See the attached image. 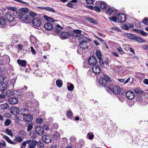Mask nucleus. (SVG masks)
<instances>
[{
  "label": "nucleus",
  "instance_id": "obj_1",
  "mask_svg": "<svg viewBox=\"0 0 148 148\" xmlns=\"http://www.w3.org/2000/svg\"><path fill=\"white\" fill-rule=\"evenodd\" d=\"M36 16V14L32 12L28 14H26L23 12H20L18 15H17V17L21 20L23 21V22H25L26 21L32 20L34 17Z\"/></svg>",
  "mask_w": 148,
  "mask_h": 148
},
{
  "label": "nucleus",
  "instance_id": "obj_2",
  "mask_svg": "<svg viewBox=\"0 0 148 148\" xmlns=\"http://www.w3.org/2000/svg\"><path fill=\"white\" fill-rule=\"evenodd\" d=\"M109 90L113 92L114 94L116 95H119L120 93L121 89L118 86H113L112 85H110L108 87Z\"/></svg>",
  "mask_w": 148,
  "mask_h": 148
},
{
  "label": "nucleus",
  "instance_id": "obj_3",
  "mask_svg": "<svg viewBox=\"0 0 148 148\" xmlns=\"http://www.w3.org/2000/svg\"><path fill=\"white\" fill-rule=\"evenodd\" d=\"M5 19L7 22H12L14 19V16L10 12H8L5 16Z\"/></svg>",
  "mask_w": 148,
  "mask_h": 148
},
{
  "label": "nucleus",
  "instance_id": "obj_4",
  "mask_svg": "<svg viewBox=\"0 0 148 148\" xmlns=\"http://www.w3.org/2000/svg\"><path fill=\"white\" fill-rule=\"evenodd\" d=\"M117 17L118 21L120 23H123L125 20V16L124 14L122 13H119L117 15Z\"/></svg>",
  "mask_w": 148,
  "mask_h": 148
},
{
  "label": "nucleus",
  "instance_id": "obj_5",
  "mask_svg": "<svg viewBox=\"0 0 148 148\" xmlns=\"http://www.w3.org/2000/svg\"><path fill=\"white\" fill-rule=\"evenodd\" d=\"M42 140L43 142L47 143H50L51 141V138L49 134H45L43 136Z\"/></svg>",
  "mask_w": 148,
  "mask_h": 148
},
{
  "label": "nucleus",
  "instance_id": "obj_6",
  "mask_svg": "<svg viewBox=\"0 0 148 148\" xmlns=\"http://www.w3.org/2000/svg\"><path fill=\"white\" fill-rule=\"evenodd\" d=\"M32 23L33 25L36 27L40 26L42 24L41 20L38 18L33 19Z\"/></svg>",
  "mask_w": 148,
  "mask_h": 148
},
{
  "label": "nucleus",
  "instance_id": "obj_7",
  "mask_svg": "<svg viewBox=\"0 0 148 148\" xmlns=\"http://www.w3.org/2000/svg\"><path fill=\"white\" fill-rule=\"evenodd\" d=\"M10 110L11 113L14 115H17L20 112L18 108L16 106L12 107L10 108Z\"/></svg>",
  "mask_w": 148,
  "mask_h": 148
},
{
  "label": "nucleus",
  "instance_id": "obj_8",
  "mask_svg": "<svg viewBox=\"0 0 148 148\" xmlns=\"http://www.w3.org/2000/svg\"><path fill=\"white\" fill-rule=\"evenodd\" d=\"M35 130L38 134L40 135H43L44 132L43 128L40 126L36 127L35 128Z\"/></svg>",
  "mask_w": 148,
  "mask_h": 148
},
{
  "label": "nucleus",
  "instance_id": "obj_9",
  "mask_svg": "<svg viewBox=\"0 0 148 148\" xmlns=\"http://www.w3.org/2000/svg\"><path fill=\"white\" fill-rule=\"evenodd\" d=\"M88 62L90 65H94L96 64L97 61L94 57L92 56L88 58Z\"/></svg>",
  "mask_w": 148,
  "mask_h": 148
},
{
  "label": "nucleus",
  "instance_id": "obj_10",
  "mask_svg": "<svg viewBox=\"0 0 148 148\" xmlns=\"http://www.w3.org/2000/svg\"><path fill=\"white\" fill-rule=\"evenodd\" d=\"M23 118L24 121L29 122L33 120V117L32 115L29 114L23 116Z\"/></svg>",
  "mask_w": 148,
  "mask_h": 148
},
{
  "label": "nucleus",
  "instance_id": "obj_11",
  "mask_svg": "<svg viewBox=\"0 0 148 148\" xmlns=\"http://www.w3.org/2000/svg\"><path fill=\"white\" fill-rule=\"evenodd\" d=\"M89 45V43L87 41L86 42H84L79 43V46L81 48L83 49H87Z\"/></svg>",
  "mask_w": 148,
  "mask_h": 148
},
{
  "label": "nucleus",
  "instance_id": "obj_12",
  "mask_svg": "<svg viewBox=\"0 0 148 148\" xmlns=\"http://www.w3.org/2000/svg\"><path fill=\"white\" fill-rule=\"evenodd\" d=\"M45 29L47 30L50 31L53 29L52 24L50 23H46L44 25Z\"/></svg>",
  "mask_w": 148,
  "mask_h": 148
},
{
  "label": "nucleus",
  "instance_id": "obj_13",
  "mask_svg": "<svg viewBox=\"0 0 148 148\" xmlns=\"http://www.w3.org/2000/svg\"><path fill=\"white\" fill-rule=\"evenodd\" d=\"M134 91L136 94L138 95V96L139 97H140V96H142V95H144L143 91L139 88H137L134 89Z\"/></svg>",
  "mask_w": 148,
  "mask_h": 148
},
{
  "label": "nucleus",
  "instance_id": "obj_14",
  "mask_svg": "<svg viewBox=\"0 0 148 148\" xmlns=\"http://www.w3.org/2000/svg\"><path fill=\"white\" fill-rule=\"evenodd\" d=\"M130 39L133 40H136L139 42H143V39L141 38L135 36L132 34H130Z\"/></svg>",
  "mask_w": 148,
  "mask_h": 148
},
{
  "label": "nucleus",
  "instance_id": "obj_15",
  "mask_svg": "<svg viewBox=\"0 0 148 148\" xmlns=\"http://www.w3.org/2000/svg\"><path fill=\"white\" fill-rule=\"evenodd\" d=\"M52 137L55 140H59L60 137V133L56 131L54 132L53 134Z\"/></svg>",
  "mask_w": 148,
  "mask_h": 148
},
{
  "label": "nucleus",
  "instance_id": "obj_16",
  "mask_svg": "<svg viewBox=\"0 0 148 148\" xmlns=\"http://www.w3.org/2000/svg\"><path fill=\"white\" fill-rule=\"evenodd\" d=\"M97 5L102 9H106L107 7L106 3L103 1L97 2Z\"/></svg>",
  "mask_w": 148,
  "mask_h": 148
},
{
  "label": "nucleus",
  "instance_id": "obj_17",
  "mask_svg": "<svg viewBox=\"0 0 148 148\" xmlns=\"http://www.w3.org/2000/svg\"><path fill=\"white\" fill-rule=\"evenodd\" d=\"M92 70L93 72L96 74H98L100 72V68L97 65L94 66Z\"/></svg>",
  "mask_w": 148,
  "mask_h": 148
},
{
  "label": "nucleus",
  "instance_id": "obj_18",
  "mask_svg": "<svg viewBox=\"0 0 148 148\" xmlns=\"http://www.w3.org/2000/svg\"><path fill=\"white\" fill-rule=\"evenodd\" d=\"M9 103L11 104H14L18 102V99L15 97H10L8 100Z\"/></svg>",
  "mask_w": 148,
  "mask_h": 148
},
{
  "label": "nucleus",
  "instance_id": "obj_19",
  "mask_svg": "<svg viewBox=\"0 0 148 148\" xmlns=\"http://www.w3.org/2000/svg\"><path fill=\"white\" fill-rule=\"evenodd\" d=\"M78 40L79 43L84 42H86L87 41V38L83 35H81L78 38Z\"/></svg>",
  "mask_w": 148,
  "mask_h": 148
},
{
  "label": "nucleus",
  "instance_id": "obj_20",
  "mask_svg": "<svg viewBox=\"0 0 148 148\" xmlns=\"http://www.w3.org/2000/svg\"><path fill=\"white\" fill-rule=\"evenodd\" d=\"M17 62L20 66L25 67L26 66L27 62L25 60H21L20 59L17 60Z\"/></svg>",
  "mask_w": 148,
  "mask_h": 148
},
{
  "label": "nucleus",
  "instance_id": "obj_21",
  "mask_svg": "<svg viewBox=\"0 0 148 148\" xmlns=\"http://www.w3.org/2000/svg\"><path fill=\"white\" fill-rule=\"evenodd\" d=\"M3 137L5 140L10 144L12 145H16L17 143L16 142H14L12 141L9 137L6 135L4 136Z\"/></svg>",
  "mask_w": 148,
  "mask_h": 148
},
{
  "label": "nucleus",
  "instance_id": "obj_22",
  "mask_svg": "<svg viewBox=\"0 0 148 148\" xmlns=\"http://www.w3.org/2000/svg\"><path fill=\"white\" fill-rule=\"evenodd\" d=\"M9 58L8 56H6L5 58L4 57L2 59L0 60V65L5 64L8 61Z\"/></svg>",
  "mask_w": 148,
  "mask_h": 148
},
{
  "label": "nucleus",
  "instance_id": "obj_23",
  "mask_svg": "<svg viewBox=\"0 0 148 148\" xmlns=\"http://www.w3.org/2000/svg\"><path fill=\"white\" fill-rule=\"evenodd\" d=\"M41 9L45 10L47 11L51 12L53 13H55V10L52 8L49 7H41Z\"/></svg>",
  "mask_w": 148,
  "mask_h": 148
},
{
  "label": "nucleus",
  "instance_id": "obj_24",
  "mask_svg": "<svg viewBox=\"0 0 148 148\" xmlns=\"http://www.w3.org/2000/svg\"><path fill=\"white\" fill-rule=\"evenodd\" d=\"M99 82L102 86H105L107 83V82L103 78L101 77L99 79Z\"/></svg>",
  "mask_w": 148,
  "mask_h": 148
},
{
  "label": "nucleus",
  "instance_id": "obj_25",
  "mask_svg": "<svg viewBox=\"0 0 148 148\" xmlns=\"http://www.w3.org/2000/svg\"><path fill=\"white\" fill-rule=\"evenodd\" d=\"M7 89V86L4 83H0V91H4Z\"/></svg>",
  "mask_w": 148,
  "mask_h": 148
},
{
  "label": "nucleus",
  "instance_id": "obj_26",
  "mask_svg": "<svg viewBox=\"0 0 148 148\" xmlns=\"http://www.w3.org/2000/svg\"><path fill=\"white\" fill-rule=\"evenodd\" d=\"M69 36V34L68 32H64L61 33V37L62 38H67Z\"/></svg>",
  "mask_w": 148,
  "mask_h": 148
},
{
  "label": "nucleus",
  "instance_id": "obj_27",
  "mask_svg": "<svg viewBox=\"0 0 148 148\" xmlns=\"http://www.w3.org/2000/svg\"><path fill=\"white\" fill-rule=\"evenodd\" d=\"M29 111L26 109H24L22 110L21 111V114L23 116L25 115L29 114Z\"/></svg>",
  "mask_w": 148,
  "mask_h": 148
},
{
  "label": "nucleus",
  "instance_id": "obj_28",
  "mask_svg": "<svg viewBox=\"0 0 148 148\" xmlns=\"http://www.w3.org/2000/svg\"><path fill=\"white\" fill-rule=\"evenodd\" d=\"M37 143V142L35 140H33L29 145V147L35 148Z\"/></svg>",
  "mask_w": 148,
  "mask_h": 148
},
{
  "label": "nucleus",
  "instance_id": "obj_29",
  "mask_svg": "<svg viewBox=\"0 0 148 148\" xmlns=\"http://www.w3.org/2000/svg\"><path fill=\"white\" fill-rule=\"evenodd\" d=\"M16 82V79H12L11 81H9L8 82V84L11 87H13L14 84Z\"/></svg>",
  "mask_w": 148,
  "mask_h": 148
},
{
  "label": "nucleus",
  "instance_id": "obj_30",
  "mask_svg": "<svg viewBox=\"0 0 148 148\" xmlns=\"http://www.w3.org/2000/svg\"><path fill=\"white\" fill-rule=\"evenodd\" d=\"M43 17L45 20L50 22H53L54 21L53 18L51 17H48L46 15H44Z\"/></svg>",
  "mask_w": 148,
  "mask_h": 148
},
{
  "label": "nucleus",
  "instance_id": "obj_31",
  "mask_svg": "<svg viewBox=\"0 0 148 148\" xmlns=\"http://www.w3.org/2000/svg\"><path fill=\"white\" fill-rule=\"evenodd\" d=\"M1 109L5 110L9 108V106L8 103H5L1 105Z\"/></svg>",
  "mask_w": 148,
  "mask_h": 148
},
{
  "label": "nucleus",
  "instance_id": "obj_32",
  "mask_svg": "<svg viewBox=\"0 0 148 148\" xmlns=\"http://www.w3.org/2000/svg\"><path fill=\"white\" fill-rule=\"evenodd\" d=\"M121 63L120 61H117L115 66V68L117 70H120L121 67Z\"/></svg>",
  "mask_w": 148,
  "mask_h": 148
},
{
  "label": "nucleus",
  "instance_id": "obj_33",
  "mask_svg": "<svg viewBox=\"0 0 148 148\" xmlns=\"http://www.w3.org/2000/svg\"><path fill=\"white\" fill-rule=\"evenodd\" d=\"M67 87L68 89L70 91H72L74 89V86L71 83H67Z\"/></svg>",
  "mask_w": 148,
  "mask_h": 148
},
{
  "label": "nucleus",
  "instance_id": "obj_34",
  "mask_svg": "<svg viewBox=\"0 0 148 148\" xmlns=\"http://www.w3.org/2000/svg\"><path fill=\"white\" fill-rule=\"evenodd\" d=\"M132 30L134 31H135L136 32H137L139 33L142 34L143 35L146 36L147 35V33L144 31L138 30L136 29H132Z\"/></svg>",
  "mask_w": 148,
  "mask_h": 148
},
{
  "label": "nucleus",
  "instance_id": "obj_35",
  "mask_svg": "<svg viewBox=\"0 0 148 148\" xmlns=\"http://www.w3.org/2000/svg\"><path fill=\"white\" fill-rule=\"evenodd\" d=\"M7 22L5 19H4L3 17H0V24L2 25H5Z\"/></svg>",
  "mask_w": 148,
  "mask_h": 148
},
{
  "label": "nucleus",
  "instance_id": "obj_36",
  "mask_svg": "<svg viewBox=\"0 0 148 148\" xmlns=\"http://www.w3.org/2000/svg\"><path fill=\"white\" fill-rule=\"evenodd\" d=\"M124 79H118V80L119 82H124V84H126L127 83H128L129 82V81L130 80V77L128 78L125 81H124Z\"/></svg>",
  "mask_w": 148,
  "mask_h": 148
},
{
  "label": "nucleus",
  "instance_id": "obj_37",
  "mask_svg": "<svg viewBox=\"0 0 148 148\" xmlns=\"http://www.w3.org/2000/svg\"><path fill=\"white\" fill-rule=\"evenodd\" d=\"M106 14L110 16L112 13L113 11V10L112 8H108L106 10Z\"/></svg>",
  "mask_w": 148,
  "mask_h": 148
},
{
  "label": "nucleus",
  "instance_id": "obj_38",
  "mask_svg": "<svg viewBox=\"0 0 148 148\" xmlns=\"http://www.w3.org/2000/svg\"><path fill=\"white\" fill-rule=\"evenodd\" d=\"M56 83L57 86L59 88L61 87L62 86V83L60 80H57L56 81Z\"/></svg>",
  "mask_w": 148,
  "mask_h": 148
},
{
  "label": "nucleus",
  "instance_id": "obj_39",
  "mask_svg": "<svg viewBox=\"0 0 148 148\" xmlns=\"http://www.w3.org/2000/svg\"><path fill=\"white\" fill-rule=\"evenodd\" d=\"M87 136L88 139L91 140L93 138L94 135L92 132H89L87 134Z\"/></svg>",
  "mask_w": 148,
  "mask_h": 148
},
{
  "label": "nucleus",
  "instance_id": "obj_40",
  "mask_svg": "<svg viewBox=\"0 0 148 148\" xmlns=\"http://www.w3.org/2000/svg\"><path fill=\"white\" fill-rule=\"evenodd\" d=\"M14 140L18 142H21L23 141L22 138L20 136H15Z\"/></svg>",
  "mask_w": 148,
  "mask_h": 148
},
{
  "label": "nucleus",
  "instance_id": "obj_41",
  "mask_svg": "<svg viewBox=\"0 0 148 148\" xmlns=\"http://www.w3.org/2000/svg\"><path fill=\"white\" fill-rule=\"evenodd\" d=\"M86 20L87 21L94 24H96L97 23V22L95 20H94L93 18H86Z\"/></svg>",
  "mask_w": 148,
  "mask_h": 148
},
{
  "label": "nucleus",
  "instance_id": "obj_42",
  "mask_svg": "<svg viewBox=\"0 0 148 148\" xmlns=\"http://www.w3.org/2000/svg\"><path fill=\"white\" fill-rule=\"evenodd\" d=\"M103 79L106 80V81L110 82L111 80L110 79V77L109 76L103 74Z\"/></svg>",
  "mask_w": 148,
  "mask_h": 148
},
{
  "label": "nucleus",
  "instance_id": "obj_43",
  "mask_svg": "<svg viewBox=\"0 0 148 148\" xmlns=\"http://www.w3.org/2000/svg\"><path fill=\"white\" fill-rule=\"evenodd\" d=\"M33 127V124L32 123H29L27 124V130L28 132L30 131L31 130Z\"/></svg>",
  "mask_w": 148,
  "mask_h": 148
},
{
  "label": "nucleus",
  "instance_id": "obj_44",
  "mask_svg": "<svg viewBox=\"0 0 148 148\" xmlns=\"http://www.w3.org/2000/svg\"><path fill=\"white\" fill-rule=\"evenodd\" d=\"M96 53V56L98 59L101 58V54L100 51L98 50H97Z\"/></svg>",
  "mask_w": 148,
  "mask_h": 148
},
{
  "label": "nucleus",
  "instance_id": "obj_45",
  "mask_svg": "<svg viewBox=\"0 0 148 148\" xmlns=\"http://www.w3.org/2000/svg\"><path fill=\"white\" fill-rule=\"evenodd\" d=\"M11 122V121L10 119H7L5 121V125L6 126H8L10 124Z\"/></svg>",
  "mask_w": 148,
  "mask_h": 148
},
{
  "label": "nucleus",
  "instance_id": "obj_46",
  "mask_svg": "<svg viewBox=\"0 0 148 148\" xmlns=\"http://www.w3.org/2000/svg\"><path fill=\"white\" fill-rule=\"evenodd\" d=\"M66 116L69 118H71L73 115L72 113L70 110L67 111L66 113Z\"/></svg>",
  "mask_w": 148,
  "mask_h": 148
},
{
  "label": "nucleus",
  "instance_id": "obj_47",
  "mask_svg": "<svg viewBox=\"0 0 148 148\" xmlns=\"http://www.w3.org/2000/svg\"><path fill=\"white\" fill-rule=\"evenodd\" d=\"M6 132L7 133V134L11 136H13V134L12 131L11 130L8 129H6Z\"/></svg>",
  "mask_w": 148,
  "mask_h": 148
},
{
  "label": "nucleus",
  "instance_id": "obj_48",
  "mask_svg": "<svg viewBox=\"0 0 148 148\" xmlns=\"http://www.w3.org/2000/svg\"><path fill=\"white\" fill-rule=\"evenodd\" d=\"M36 123L39 124H40L42 123L43 122L42 119L41 118H38L36 119Z\"/></svg>",
  "mask_w": 148,
  "mask_h": 148
},
{
  "label": "nucleus",
  "instance_id": "obj_49",
  "mask_svg": "<svg viewBox=\"0 0 148 148\" xmlns=\"http://www.w3.org/2000/svg\"><path fill=\"white\" fill-rule=\"evenodd\" d=\"M37 145L38 147L39 148L42 147L44 146L43 143H42L40 141L37 142Z\"/></svg>",
  "mask_w": 148,
  "mask_h": 148
},
{
  "label": "nucleus",
  "instance_id": "obj_50",
  "mask_svg": "<svg viewBox=\"0 0 148 148\" xmlns=\"http://www.w3.org/2000/svg\"><path fill=\"white\" fill-rule=\"evenodd\" d=\"M13 94V92L11 90H9L7 91L6 95L8 96H10Z\"/></svg>",
  "mask_w": 148,
  "mask_h": 148
},
{
  "label": "nucleus",
  "instance_id": "obj_51",
  "mask_svg": "<svg viewBox=\"0 0 148 148\" xmlns=\"http://www.w3.org/2000/svg\"><path fill=\"white\" fill-rule=\"evenodd\" d=\"M108 18L110 21H114L115 22H117V18L115 16H113L112 17H109Z\"/></svg>",
  "mask_w": 148,
  "mask_h": 148
},
{
  "label": "nucleus",
  "instance_id": "obj_52",
  "mask_svg": "<svg viewBox=\"0 0 148 148\" xmlns=\"http://www.w3.org/2000/svg\"><path fill=\"white\" fill-rule=\"evenodd\" d=\"M21 12H23L24 13L27 14L29 12V9L27 8H24L21 9Z\"/></svg>",
  "mask_w": 148,
  "mask_h": 148
},
{
  "label": "nucleus",
  "instance_id": "obj_53",
  "mask_svg": "<svg viewBox=\"0 0 148 148\" xmlns=\"http://www.w3.org/2000/svg\"><path fill=\"white\" fill-rule=\"evenodd\" d=\"M99 60V64L101 67H104V62L102 58L98 59Z\"/></svg>",
  "mask_w": 148,
  "mask_h": 148
},
{
  "label": "nucleus",
  "instance_id": "obj_54",
  "mask_svg": "<svg viewBox=\"0 0 148 148\" xmlns=\"http://www.w3.org/2000/svg\"><path fill=\"white\" fill-rule=\"evenodd\" d=\"M17 46V48L18 49L21 51H22L24 49L23 48L24 46L21 44L17 45H16Z\"/></svg>",
  "mask_w": 148,
  "mask_h": 148
},
{
  "label": "nucleus",
  "instance_id": "obj_55",
  "mask_svg": "<svg viewBox=\"0 0 148 148\" xmlns=\"http://www.w3.org/2000/svg\"><path fill=\"white\" fill-rule=\"evenodd\" d=\"M6 7L9 10L15 11L17 10V8L16 7H12L10 6H7Z\"/></svg>",
  "mask_w": 148,
  "mask_h": 148
},
{
  "label": "nucleus",
  "instance_id": "obj_56",
  "mask_svg": "<svg viewBox=\"0 0 148 148\" xmlns=\"http://www.w3.org/2000/svg\"><path fill=\"white\" fill-rule=\"evenodd\" d=\"M6 144L5 141H0V147H4L6 146Z\"/></svg>",
  "mask_w": 148,
  "mask_h": 148
},
{
  "label": "nucleus",
  "instance_id": "obj_57",
  "mask_svg": "<svg viewBox=\"0 0 148 148\" xmlns=\"http://www.w3.org/2000/svg\"><path fill=\"white\" fill-rule=\"evenodd\" d=\"M143 23L146 25H148V18H145L143 21Z\"/></svg>",
  "mask_w": 148,
  "mask_h": 148
},
{
  "label": "nucleus",
  "instance_id": "obj_58",
  "mask_svg": "<svg viewBox=\"0 0 148 148\" xmlns=\"http://www.w3.org/2000/svg\"><path fill=\"white\" fill-rule=\"evenodd\" d=\"M121 27L122 29L125 30H128L129 29V27L126 24H124L121 26Z\"/></svg>",
  "mask_w": 148,
  "mask_h": 148
},
{
  "label": "nucleus",
  "instance_id": "obj_59",
  "mask_svg": "<svg viewBox=\"0 0 148 148\" xmlns=\"http://www.w3.org/2000/svg\"><path fill=\"white\" fill-rule=\"evenodd\" d=\"M81 31L78 29H75L73 30V32L81 35Z\"/></svg>",
  "mask_w": 148,
  "mask_h": 148
},
{
  "label": "nucleus",
  "instance_id": "obj_60",
  "mask_svg": "<svg viewBox=\"0 0 148 148\" xmlns=\"http://www.w3.org/2000/svg\"><path fill=\"white\" fill-rule=\"evenodd\" d=\"M6 79V77L4 75H0V81L1 82L3 81Z\"/></svg>",
  "mask_w": 148,
  "mask_h": 148
},
{
  "label": "nucleus",
  "instance_id": "obj_61",
  "mask_svg": "<svg viewBox=\"0 0 148 148\" xmlns=\"http://www.w3.org/2000/svg\"><path fill=\"white\" fill-rule=\"evenodd\" d=\"M62 29H60L59 28H56L54 29V30L55 32L58 33H59L60 32V31Z\"/></svg>",
  "mask_w": 148,
  "mask_h": 148
},
{
  "label": "nucleus",
  "instance_id": "obj_62",
  "mask_svg": "<svg viewBox=\"0 0 148 148\" xmlns=\"http://www.w3.org/2000/svg\"><path fill=\"white\" fill-rule=\"evenodd\" d=\"M99 7H98L97 6H95L94 7V9L96 12H99L100 11V10Z\"/></svg>",
  "mask_w": 148,
  "mask_h": 148
},
{
  "label": "nucleus",
  "instance_id": "obj_63",
  "mask_svg": "<svg viewBox=\"0 0 148 148\" xmlns=\"http://www.w3.org/2000/svg\"><path fill=\"white\" fill-rule=\"evenodd\" d=\"M26 144L25 141H24L21 143V148H25Z\"/></svg>",
  "mask_w": 148,
  "mask_h": 148
},
{
  "label": "nucleus",
  "instance_id": "obj_64",
  "mask_svg": "<svg viewBox=\"0 0 148 148\" xmlns=\"http://www.w3.org/2000/svg\"><path fill=\"white\" fill-rule=\"evenodd\" d=\"M86 3L88 4H91L93 3L94 0H85Z\"/></svg>",
  "mask_w": 148,
  "mask_h": 148
}]
</instances>
